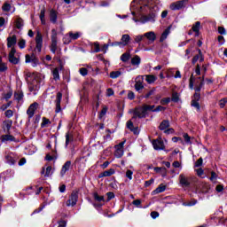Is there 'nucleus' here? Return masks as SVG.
I'll return each mask as SVG.
<instances>
[{"label":"nucleus","instance_id":"obj_1","mask_svg":"<svg viewBox=\"0 0 227 227\" xmlns=\"http://www.w3.org/2000/svg\"><path fill=\"white\" fill-rule=\"evenodd\" d=\"M28 82L29 84V90L30 91H36L38 88H40V83L42 82V78H40L39 74H28Z\"/></svg>","mask_w":227,"mask_h":227},{"label":"nucleus","instance_id":"obj_2","mask_svg":"<svg viewBox=\"0 0 227 227\" xmlns=\"http://www.w3.org/2000/svg\"><path fill=\"white\" fill-rule=\"evenodd\" d=\"M129 113H133L134 116L132 117V120L134 118H145L146 116V110L145 109V106H138L135 109L129 110Z\"/></svg>","mask_w":227,"mask_h":227},{"label":"nucleus","instance_id":"obj_3","mask_svg":"<svg viewBox=\"0 0 227 227\" xmlns=\"http://www.w3.org/2000/svg\"><path fill=\"white\" fill-rule=\"evenodd\" d=\"M51 51L53 54H56V51H58V32L56 29L51 30Z\"/></svg>","mask_w":227,"mask_h":227},{"label":"nucleus","instance_id":"obj_4","mask_svg":"<svg viewBox=\"0 0 227 227\" xmlns=\"http://www.w3.org/2000/svg\"><path fill=\"white\" fill-rule=\"evenodd\" d=\"M15 54H17V50L16 49H12L9 51V61L12 64V65H19L20 59L19 57H15Z\"/></svg>","mask_w":227,"mask_h":227},{"label":"nucleus","instance_id":"obj_5","mask_svg":"<svg viewBox=\"0 0 227 227\" xmlns=\"http://www.w3.org/2000/svg\"><path fill=\"white\" fill-rule=\"evenodd\" d=\"M201 77H195L194 74H192L190 77V83H189V88L190 90H194L196 86H200L201 84Z\"/></svg>","mask_w":227,"mask_h":227},{"label":"nucleus","instance_id":"obj_6","mask_svg":"<svg viewBox=\"0 0 227 227\" xmlns=\"http://www.w3.org/2000/svg\"><path fill=\"white\" fill-rule=\"evenodd\" d=\"M35 49L38 52H42V47L43 45V37L40 32H37L35 35Z\"/></svg>","mask_w":227,"mask_h":227},{"label":"nucleus","instance_id":"obj_7","mask_svg":"<svg viewBox=\"0 0 227 227\" xmlns=\"http://www.w3.org/2000/svg\"><path fill=\"white\" fill-rule=\"evenodd\" d=\"M153 146L154 150H165L166 149V145H164V141H162L161 137L153 140Z\"/></svg>","mask_w":227,"mask_h":227},{"label":"nucleus","instance_id":"obj_8","mask_svg":"<svg viewBox=\"0 0 227 227\" xmlns=\"http://www.w3.org/2000/svg\"><path fill=\"white\" fill-rule=\"evenodd\" d=\"M125 145V141L124 142H121L119 145H115V152H114V155L115 157H117V159H121V157H123V146Z\"/></svg>","mask_w":227,"mask_h":227},{"label":"nucleus","instance_id":"obj_9","mask_svg":"<svg viewBox=\"0 0 227 227\" xmlns=\"http://www.w3.org/2000/svg\"><path fill=\"white\" fill-rule=\"evenodd\" d=\"M79 198V194L77 192H73L71 193V196L69 197V200L67 202V207H74V205H77V200Z\"/></svg>","mask_w":227,"mask_h":227},{"label":"nucleus","instance_id":"obj_10","mask_svg":"<svg viewBox=\"0 0 227 227\" xmlns=\"http://www.w3.org/2000/svg\"><path fill=\"white\" fill-rule=\"evenodd\" d=\"M15 45H17V35H9L7 37V48L12 51V49H15Z\"/></svg>","mask_w":227,"mask_h":227},{"label":"nucleus","instance_id":"obj_11","mask_svg":"<svg viewBox=\"0 0 227 227\" xmlns=\"http://www.w3.org/2000/svg\"><path fill=\"white\" fill-rule=\"evenodd\" d=\"M5 160L7 164L13 166L15 165V162H17V157L13 153H6Z\"/></svg>","mask_w":227,"mask_h":227},{"label":"nucleus","instance_id":"obj_12","mask_svg":"<svg viewBox=\"0 0 227 227\" xmlns=\"http://www.w3.org/2000/svg\"><path fill=\"white\" fill-rule=\"evenodd\" d=\"M145 81V78L143 75L137 76L135 80V90L137 91H140V90H143L145 88V85H143V82Z\"/></svg>","mask_w":227,"mask_h":227},{"label":"nucleus","instance_id":"obj_13","mask_svg":"<svg viewBox=\"0 0 227 227\" xmlns=\"http://www.w3.org/2000/svg\"><path fill=\"white\" fill-rule=\"evenodd\" d=\"M63 98V94L61 92H58L55 99V113H61V99Z\"/></svg>","mask_w":227,"mask_h":227},{"label":"nucleus","instance_id":"obj_14","mask_svg":"<svg viewBox=\"0 0 227 227\" xmlns=\"http://www.w3.org/2000/svg\"><path fill=\"white\" fill-rule=\"evenodd\" d=\"M25 63H32V67H36L39 61L36 56H35V54H32V55L27 54L25 56Z\"/></svg>","mask_w":227,"mask_h":227},{"label":"nucleus","instance_id":"obj_15","mask_svg":"<svg viewBox=\"0 0 227 227\" xmlns=\"http://www.w3.org/2000/svg\"><path fill=\"white\" fill-rule=\"evenodd\" d=\"M200 80V86H196L194 88L195 90V94L193 96V100H197V101H200V98H201V95L200 94V91H201V88H203V78H199Z\"/></svg>","mask_w":227,"mask_h":227},{"label":"nucleus","instance_id":"obj_16","mask_svg":"<svg viewBox=\"0 0 227 227\" xmlns=\"http://www.w3.org/2000/svg\"><path fill=\"white\" fill-rule=\"evenodd\" d=\"M38 109V103H33L29 106L28 109L27 110V114L28 118H33L35 116V111Z\"/></svg>","mask_w":227,"mask_h":227},{"label":"nucleus","instance_id":"obj_17","mask_svg":"<svg viewBox=\"0 0 227 227\" xmlns=\"http://www.w3.org/2000/svg\"><path fill=\"white\" fill-rule=\"evenodd\" d=\"M184 4H185V1L181 0L175 3H172L169 6L170 10H182L184 8Z\"/></svg>","mask_w":227,"mask_h":227},{"label":"nucleus","instance_id":"obj_18","mask_svg":"<svg viewBox=\"0 0 227 227\" xmlns=\"http://www.w3.org/2000/svg\"><path fill=\"white\" fill-rule=\"evenodd\" d=\"M179 183L183 187H189L191 185V182L189 181V177L185 176V175L181 174L179 176Z\"/></svg>","mask_w":227,"mask_h":227},{"label":"nucleus","instance_id":"obj_19","mask_svg":"<svg viewBox=\"0 0 227 227\" xmlns=\"http://www.w3.org/2000/svg\"><path fill=\"white\" fill-rule=\"evenodd\" d=\"M71 168H72V161L70 160L66 161L60 170V176L67 175V171H68Z\"/></svg>","mask_w":227,"mask_h":227},{"label":"nucleus","instance_id":"obj_20","mask_svg":"<svg viewBox=\"0 0 227 227\" xmlns=\"http://www.w3.org/2000/svg\"><path fill=\"white\" fill-rule=\"evenodd\" d=\"M144 36L145 38H147V40H149V42H155V40H157V35H155V32L153 31H150V32H147L145 34H144Z\"/></svg>","mask_w":227,"mask_h":227},{"label":"nucleus","instance_id":"obj_21","mask_svg":"<svg viewBox=\"0 0 227 227\" xmlns=\"http://www.w3.org/2000/svg\"><path fill=\"white\" fill-rule=\"evenodd\" d=\"M126 125L127 129L131 130L132 133L139 134V129L137 127H134V123L132 122V121H128Z\"/></svg>","mask_w":227,"mask_h":227},{"label":"nucleus","instance_id":"obj_22","mask_svg":"<svg viewBox=\"0 0 227 227\" xmlns=\"http://www.w3.org/2000/svg\"><path fill=\"white\" fill-rule=\"evenodd\" d=\"M171 33V26H169L168 28L164 30V32L161 34V36L160 37V42H164L168 36H169V34Z\"/></svg>","mask_w":227,"mask_h":227},{"label":"nucleus","instance_id":"obj_23","mask_svg":"<svg viewBox=\"0 0 227 227\" xmlns=\"http://www.w3.org/2000/svg\"><path fill=\"white\" fill-rule=\"evenodd\" d=\"M154 1L155 0H147L148 4L146 5V8H148L152 13H153V12H157V10H159V7H157V5L153 6V3ZM152 10H153V11H152Z\"/></svg>","mask_w":227,"mask_h":227},{"label":"nucleus","instance_id":"obj_24","mask_svg":"<svg viewBox=\"0 0 227 227\" xmlns=\"http://www.w3.org/2000/svg\"><path fill=\"white\" fill-rule=\"evenodd\" d=\"M12 125H13L12 121H4V130L10 134V129H12Z\"/></svg>","mask_w":227,"mask_h":227},{"label":"nucleus","instance_id":"obj_25","mask_svg":"<svg viewBox=\"0 0 227 227\" xmlns=\"http://www.w3.org/2000/svg\"><path fill=\"white\" fill-rule=\"evenodd\" d=\"M145 81L146 82H148V84H153V82L157 81V76L153 74H147L145 75Z\"/></svg>","mask_w":227,"mask_h":227},{"label":"nucleus","instance_id":"obj_26","mask_svg":"<svg viewBox=\"0 0 227 227\" xmlns=\"http://www.w3.org/2000/svg\"><path fill=\"white\" fill-rule=\"evenodd\" d=\"M131 65H133L134 67H139V65H141V58L137 55L133 57L131 59Z\"/></svg>","mask_w":227,"mask_h":227},{"label":"nucleus","instance_id":"obj_27","mask_svg":"<svg viewBox=\"0 0 227 227\" xmlns=\"http://www.w3.org/2000/svg\"><path fill=\"white\" fill-rule=\"evenodd\" d=\"M15 27L17 29H21L24 27V20L22 18H17L15 20Z\"/></svg>","mask_w":227,"mask_h":227},{"label":"nucleus","instance_id":"obj_28","mask_svg":"<svg viewBox=\"0 0 227 227\" xmlns=\"http://www.w3.org/2000/svg\"><path fill=\"white\" fill-rule=\"evenodd\" d=\"M1 139H2V143H4L6 141H15V137L14 136H12V135H3L1 137Z\"/></svg>","mask_w":227,"mask_h":227},{"label":"nucleus","instance_id":"obj_29","mask_svg":"<svg viewBox=\"0 0 227 227\" xmlns=\"http://www.w3.org/2000/svg\"><path fill=\"white\" fill-rule=\"evenodd\" d=\"M121 42L122 43V45H129V42H130V35L125 34V35H122L121 36Z\"/></svg>","mask_w":227,"mask_h":227},{"label":"nucleus","instance_id":"obj_30","mask_svg":"<svg viewBox=\"0 0 227 227\" xmlns=\"http://www.w3.org/2000/svg\"><path fill=\"white\" fill-rule=\"evenodd\" d=\"M50 20H51V22H53L54 24L58 20V14L56 13V11L51 10L50 12Z\"/></svg>","mask_w":227,"mask_h":227},{"label":"nucleus","instance_id":"obj_31","mask_svg":"<svg viewBox=\"0 0 227 227\" xmlns=\"http://www.w3.org/2000/svg\"><path fill=\"white\" fill-rule=\"evenodd\" d=\"M93 198L95 201H98V203H104L106 201V200L104 199V196L98 195V192L93 193Z\"/></svg>","mask_w":227,"mask_h":227},{"label":"nucleus","instance_id":"obj_32","mask_svg":"<svg viewBox=\"0 0 227 227\" xmlns=\"http://www.w3.org/2000/svg\"><path fill=\"white\" fill-rule=\"evenodd\" d=\"M166 191V185L160 184L154 191L153 194H160V192H164Z\"/></svg>","mask_w":227,"mask_h":227},{"label":"nucleus","instance_id":"obj_33","mask_svg":"<svg viewBox=\"0 0 227 227\" xmlns=\"http://www.w3.org/2000/svg\"><path fill=\"white\" fill-rule=\"evenodd\" d=\"M168 128H169V121H163L159 126L160 130H166V129H168Z\"/></svg>","mask_w":227,"mask_h":227},{"label":"nucleus","instance_id":"obj_34","mask_svg":"<svg viewBox=\"0 0 227 227\" xmlns=\"http://www.w3.org/2000/svg\"><path fill=\"white\" fill-rule=\"evenodd\" d=\"M14 98L15 100H17L18 102H20V100H22V98H24V93L22 91H17L14 93Z\"/></svg>","mask_w":227,"mask_h":227},{"label":"nucleus","instance_id":"obj_35","mask_svg":"<svg viewBox=\"0 0 227 227\" xmlns=\"http://www.w3.org/2000/svg\"><path fill=\"white\" fill-rule=\"evenodd\" d=\"M130 59V53L129 52H125L121 56V61L123 63H127Z\"/></svg>","mask_w":227,"mask_h":227},{"label":"nucleus","instance_id":"obj_36","mask_svg":"<svg viewBox=\"0 0 227 227\" xmlns=\"http://www.w3.org/2000/svg\"><path fill=\"white\" fill-rule=\"evenodd\" d=\"M73 140H74V137L70 132H67L66 134V146H68V145L72 143Z\"/></svg>","mask_w":227,"mask_h":227},{"label":"nucleus","instance_id":"obj_37","mask_svg":"<svg viewBox=\"0 0 227 227\" xmlns=\"http://www.w3.org/2000/svg\"><path fill=\"white\" fill-rule=\"evenodd\" d=\"M6 70H8V66L3 62V58L0 57V72H6Z\"/></svg>","mask_w":227,"mask_h":227},{"label":"nucleus","instance_id":"obj_38","mask_svg":"<svg viewBox=\"0 0 227 227\" xmlns=\"http://www.w3.org/2000/svg\"><path fill=\"white\" fill-rule=\"evenodd\" d=\"M69 35L71 37V40H78L79 38H81L80 32H75L74 34V32H69Z\"/></svg>","mask_w":227,"mask_h":227},{"label":"nucleus","instance_id":"obj_39","mask_svg":"<svg viewBox=\"0 0 227 227\" xmlns=\"http://www.w3.org/2000/svg\"><path fill=\"white\" fill-rule=\"evenodd\" d=\"M201 27V23L200 21L195 22L192 26V29L194 33H200V27Z\"/></svg>","mask_w":227,"mask_h":227},{"label":"nucleus","instance_id":"obj_40","mask_svg":"<svg viewBox=\"0 0 227 227\" xmlns=\"http://www.w3.org/2000/svg\"><path fill=\"white\" fill-rule=\"evenodd\" d=\"M121 75V72L120 71H113L110 73L111 79H118Z\"/></svg>","mask_w":227,"mask_h":227},{"label":"nucleus","instance_id":"obj_41","mask_svg":"<svg viewBox=\"0 0 227 227\" xmlns=\"http://www.w3.org/2000/svg\"><path fill=\"white\" fill-rule=\"evenodd\" d=\"M63 42L66 45H68V43H70V42H72V37H70V33L67 34L64 38H63Z\"/></svg>","mask_w":227,"mask_h":227},{"label":"nucleus","instance_id":"obj_42","mask_svg":"<svg viewBox=\"0 0 227 227\" xmlns=\"http://www.w3.org/2000/svg\"><path fill=\"white\" fill-rule=\"evenodd\" d=\"M114 173H116V171L114 168H110L108 170L104 171L103 176H112V175H114Z\"/></svg>","mask_w":227,"mask_h":227},{"label":"nucleus","instance_id":"obj_43","mask_svg":"<svg viewBox=\"0 0 227 227\" xmlns=\"http://www.w3.org/2000/svg\"><path fill=\"white\" fill-rule=\"evenodd\" d=\"M52 75H53V79L55 81H58V79H59V69L58 68L53 69Z\"/></svg>","mask_w":227,"mask_h":227},{"label":"nucleus","instance_id":"obj_44","mask_svg":"<svg viewBox=\"0 0 227 227\" xmlns=\"http://www.w3.org/2000/svg\"><path fill=\"white\" fill-rule=\"evenodd\" d=\"M191 52H192V46H191V47H189L188 49L185 50L184 58L186 59H191Z\"/></svg>","mask_w":227,"mask_h":227},{"label":"nucleus","instance_id":"obj_45","mask_svg":"<svg viewBox=\"0 0 227 227\" xmlns=\"http://www.w3.org/2000/svg\"><path fill=\"white\" fill-rule=\"evenodd\" d=\"M41 24L45 25V10H42L40 12Z\"/></svg>","mask_w":227,"mask_h":227},{"label":"nucleus","instance_id":"obj_46","mask_svg":"<svg viewBox=\"0 0 227 227\" xmlns=\"http://www.w3.org/2000/svg\"><path fill=\"white\" fill-rule=\"evenodd\" d=\"M171 102V98H163L160 104H161V106H168V104H169Z\"/></svg>","mask_w":227,"mask_h":227},{"label":"nucleus","instance_id":"obj_47","mask_svg":"<svg viewBox=\"0 0 227 227\" xmlns=\"http://www.w3.org/2000/svg\"><path fill=\"white\" fill-rule=\"evenodd\" d=\"M2 10H3V12H10V10H12V5L8 3H5L2 6Z\"/></svg>","mask_w":227,"mask_h":227},{"label":"nucleus","instance_id":"obj_48","mask_svg":"<svg viewBox=\"0 0 227 227\" xmlns=\"http://www.w3.org/2000/svg\"><path fill=\"white\" fill-rule=\"evenodd\" d=\"M144 109H145V113L147 111H153L155 112V106H150V105H144Z\"/></svg>","mask_w":227,"mask_h":227},{"label":"nucleus","instance_id":"obj_49","mask_svg":"<svg viewBox=\"0 0 227 227\" xmlns=\"http://www.w3.org/2000/svg\"><path fill=\"white\" fill-rule=\"evenodd\" d=\"M51 175H52V167L51 166H48L46 168V171H45L44 176H51Z\"/></svg>","mask_w":227,"mask_h":227},{"label":"nucleus","instance_id":"obj_50","mask_svg":"<svg viewBox=\"0 0 227 227\" xmlns=\"http://www.w3.org/2000/svg\"><path fill=\"white\" fill-rule=\"evenodd\" d=\"M18 46L20 47V49H25L26 48V40L20 39L18 42Z\"/></svg>","mask_w":227,"mask_h":227},{"label":"nucleus","instance_id":"obj_51","mask_svg":"<svg viewBox=\"0 0 227 227\" xmlns=\"http://www.w3.org/2000/svg\"><path fill=\"white\" fill-rule=\"evenodd\" d=\"M183 137L184 138L185 143H187V145H191V137H189V135L187 133H184L183 135Z\"/></svg>","mask_w":227,"mask_h":227},{"label":"nucleus","instance_id":"obj_52","mask_svg":"<svg viewBox=\"0 0 227 227\" xmlns=\"http://www.w3.org/2000/svg\"><path fill=\"white\" fill-rule=\"evenodd\" d=\"M171 100L172 102H178L179 100L178 93L173 92Z\"/></svg>","mask_w":227,"mask_h":227},{"label":"nucleus","instance_id":"obj_53","mask_svg":"<svg viewBox=\"0 0 227 227\" xmlns=\"http://www.w3.org/2000/svg\"><path fill=\"white\" fill-rule=\"evenodd\" d=\"M94 52H100V44L98 43H94Z\"/></svg>","mask_w":227,"mask_h":227},{"label":"nucleus","instance_id":"obj_54","mask_svg":"<svg viewBox=\"0 0 227 227\" xmlns=\"http://www.w3.org/2000/svg\"><path fill=\"white\" fill-rule=\"evenodd\" d=\"M192 107H196V109H200V103L198 100L192 99Z\"/></svg>","mask_w":227,"mask_h":227},{"label":"nucleus","instance_id":"obj_55","mask_svg":"<svg viewBox=\"0 0 227 227\" xmlns=\"http://www.w3.org/2000/svg\"><path fill=\"white\" fill-rule=\"evenodd\" d=\"M45 125H51V121L45 117L43 118L42 126L45 127Z\"/></svg>","mask_w":227,"mask_h":227},{"label":"nucleus","instance_id":"obj_56","mask_svg":"<svg viewBox=\"0 0 227 227\" xmlns=\"http://www.w3.org/2000/svg\"><path fill=\"white\" fill-rule=\"evenodd\" d=\"M226 104H227V98H223V99H221L220 101H219V106H220V107H224L225 106H226Z\"/></svg>","mask_w":227,"mask_h":227},{"label":"nucleus","instance_id":"obj_57","mask_svg":"<svg viewBox=\"0 0 227 227\" xmlns=\"http://www.w3.org/2000/svg\"><path fill=\"white\" fill-rule=\"evenodd\" d=\"M211 182H215L217 180V174L214 171L211 172V177H210Z\"/></svg>","mask_w":227,"mask_h":227},{"label":"nucleus","instance_id":"obj_58","mask_svg":"<svg viewBox=\"0 0 227 227\" xmlns=\"http://www.w3.org/2000/svg\"><path fill=\"white\" fill-rule=\"evenodd\" d=\"M135 207H137V208H141V200H136L132 202Z\"/></svg>","mask_w":227,"mask_h":227},{"label":"nucleus","instance_id":"obj_59","mask_svg":"<svg viewBox=\"0 0 227 227\" xmlns=\"http://www.w3.org/2000/svg\"><path fill=\"white\" fill-rule=\"evenodd\" d=\"M143 38H145V35H136L135 36L136 43H139V42H142Z\"/></svg>","mask_w":227,"mask_h":227},{"label":"nucleus","instance_id":"obj_60","mask_svg":"<svg viewBox=\"0 0 227 227\" xmlns=\"http://www.w3.org/2000/svg\"><path fill=\"white\" fill-rule=\"evenodd\" d=\"M132 175H134L132 170H127L126 171V176H127V178H129V180H132Z\"/></svg>","mask_w":227,"mask_h":227},{"label":"nucleus","instance_id":"obj_61","mask_svg":"<svg viewBox=\"0 0 227 227\" xmlns=\"http://www.w3.org/2000/svg\"><path fill=\"white\" fill-rule=\"evenodd\" d=\"M80 74L81 75H88V69H86L85 67H82L80 68Z\"/></svg>","mask_w":227,"mask_h":227},{"label":"nucleus","instance_id":"obj_62","mask_svg":"<svg viewBox=\"0 0 227 227\" xmlns=\"http://www.w3.org/2000/svg\"><path fill=\"white\" fill-rule=\"evenodd\" d=\"M218 33L220 35H226V29L223 27H218Z\"/></svg>","mask_w":227,"mask_h":227},{"label":"nucleus","instance_id":"obj_63","mask_svg":"<svg viewBox=\"0 0 227 227\" xmlns=\"http://www.w3.org/2000/svg\"><path fill=\"white\" fill-rule=\"evenodd\" d=\"M5 116H6V118H12V116H13V111H12V110H7V111L5 112Z\"/></svg>","mask_w":227,"mask_h":227},{"label":"nucleus","instance_id":"obj_64","mask_svg":"<svg viewBox=\"0 0 227 227\" xmlns=\"http://www.w3.org/2000/svg\"><path fill=\"white\" fill-rule=\"evenodd\" d=\"M58 227H67V222L65 220L59 222Z\"/></svg>","mask_w":227,"mask_h":227}]
</instances>
